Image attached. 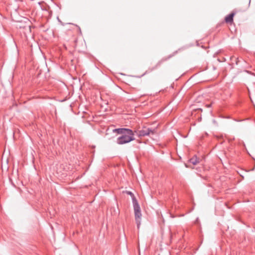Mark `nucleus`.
Instances as JSON below:
<instances>
[{"mask_svg":"<svg viewBox=\"0 0 255 255\" xmlns=\"http://www.w3.org/2000/svg\"><path fill=\"white\" fill-rule=\"evenodd\" d=\"M121 135L117 138V143L119 144L128 143L135 139L134 131L127 128H119L113 130Z\"/></svg>","mask_w":255,"mask_h":255,"instance_id":"obj_1","label":"nucleus"},{"mask_svg":"<svg viewBox=\"0 0 255 255\" xmlns=\"http://www.w3.org/2000/svg\"><path fill=\"white\" fill-rule=\"evenodd\" d=\"M133 205L135 221L137 224V228H139V226L140 225V218L141 217L140 208L136 199H133Z\"/></svg>","mask_w":255,"mask_h":255,"instance_id":"obj_3","label":"nucleus"},{"mask_svg":"<svg viewBox=\"0 0 255 255\" xmlns=\"http://www.w3.org/2000/svg\"><path fill=\"white\" fill-rule=\"evenodd\" d=\"M189 162L193 165H196L199 162V159L196 157H194L189 160Z\"/></svg>","mask_w":255,"mask_h":255,"instance_id":"obj_5","label":"nucleus"},{"mask_svg":"<svg viewBox=\"0 0 255 255\" xmlns=\"http://www.w3.org/2000/svg\"><path fill=\"white\" fill-rule=\"evenodd\" d=\"M235 15L234 13H231L230 14L228 15L225 17V21L227 23H231L233 21V17Z\"/></svg>","mask_w":255,"mask_h":255,"instance_id":"obj_4","label":"nucleus"},{"mask_svg":"<svg viewBox=\"0 0 255 255\" xmlns=\"http://www.w3.org/2000/svg\"><path fill=\"white\" fill-rule=\"evenodd\" d=\"M128 194H129V195H130L132 197V199H135V197H134V196L133 194L131 192H130V191H128Z\"/></svg>","mask_w":255,"mask_h":255,"instance_id":"obj_6","label":"nucleus"},{"mask_svg":"<svg viewBox=\"0 0 255 255\" xmlns=\"http://www.w3.org/2000/svg\"><path fill=\"white\" fill-rule=\"evenodd\" d=\"M134 133L138 137H142L145 136L153 135L156 132V128H150L146 127H143L141 129H136L134 130Z\"/></svg>","mask_w":255,"mask_h":255,"instance_id":"obj_2","label":"nucleus"},{"mask_svg":"<svg viewBox=\"0 0 255 255\" xmlns=\"http://www.w3.org/2000/svg\"><path fill=\"white\" fill-rule=\"evenodd\" d=\"M163 61V60H162L159 61L158 63L157 64V66H159L161 64V63Z\"/></svg>","mask_w":255,"mask_h":255,"instance_id":"obj_7","label":"nucleus"}]
</instances>
